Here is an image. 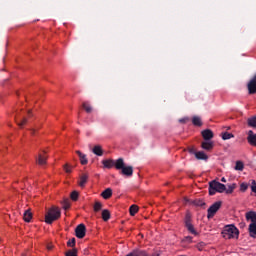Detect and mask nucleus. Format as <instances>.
Wrapping results in <instances>:
<instances>
[{
  "label": "nucleus",
  "mask_w": 256,
  "mask_h": 256,
  "mask_svg": "<svg viewBox=\"0 0 256 256\" xmlns=\"http://www.w3.org/2000/svg\"><path fill=\"white\" fill-rule=\"evenodd\" d=\"M115 169L120 171L124 177H133V166H126L123 158H118L115 163Z\"/></svg>",
  "instance_id": "f257e3e1"
},
{
  "label": "nucleus",
  "mask_w": 256,
  "mask_h": 256,
  "mask_svg": "<svg viewBox=\"0 0 256 256\" xmlns=\"http://www.w3.org/2000/svg\"><path fill=\"white\" fill-rule=\"evenodd\" d=\"M222 236L224 239H237L239 237V229L235 225H226L222 230Z\"/></svg>",
  "instance_id": "f03ea898"
},
{
  "label": "nucleus",
  "mask_w": 256,
  "mask_h": 256,
  "mask_svg": "<svg viewBox=\"0 0 256 256\" xmlns=\"http://www.w3.org/2000/svg\"><path fill=\"white\" fill-rule=\"evenodd\" d=\"M61 217V210L55 206L51 207L45 215V223L51 225L53 221H57Z\"/></svg>",
  "instance_id": "7ed1b4c3"
},
{
  "label": "nucleus",
  "mask_w": 256,
  "mask_h": 256,
  "mask_svg": "<svg viewBox=\"0 0 256 256\" xmlns=\"http://www.w3.org/2000/svg\"><path fill=\"white\" fill-rule=\"evenodd\" d=\"M225 191H227L225 184L217 182V180L209 182V195L213 196L215 193H225Z\"/></svg>",
  "instance_id": "20e7f679"
},
{
  "label": "nucleus",
  "mask_w": 256,
  "mask_h": 256,
  "mask_svg": "<svg viewBox=\"0 0 256 256\" xmlns=\"http://www.w3.org/2000/svg\"><path fill=\"white\" fill-rule=\"evenodd\" d=\"M221 205H222L221 201H217L213 205H211L207 211V213H208L207 218L213 219V217H215V214L217 213V211H219V209H221Z\"/></svg>",
  "instance_id": "39448f33"
},
{
  "label": "nucleus",
  "mask_w": 256,
  "mask_h": 256,
  "mask_svg": "<svg viewBox=\"0 0 256 256\" xmlns=\"http://www.w3.org/2000/svg\"><path fill=\"white\" fill-rule=\"evenodd\" d=\"M87 233V228L85 224H79L75 229V235L78 239H83Z\"/></svg>",
  "instance_id": "423d86ee"
},
{
  "label": "nucleus",
  "mask_w": 256,
  "mask_h": 256,
  "mask_svg": "<svg viewBox=\"0 0 256 256\" xmlns=\"http://www.w3.org/2000/svg\"><path fill=\"white\" fill-rule=\"evenodd\" d=\"M126 256H159L158 253L148 254L145 250L136 249L128 253Z\"/></svg>",
  "instance_id": "0eeeda50"
},
{
  "label": "nucleus",
  "mask_w": 256,
  "mask_h": 256,
  "mask_svg": "<svg viewBox=\"0 0 256 256\" xmlns=\"http://www.w3.org/2000/svg\"><path fill=\"white\" fill-rule=\"evenodd\" d=\"M247 141L251 147H256V134L252 130L248 131Z\"/></svg>",
  "instance_id": "6e6552de"
},
{
  "label": "nucleus",
  "mask_w": 256,
  "mask_h": 256,
  "mask_svg": "<svg viewBox=\"0 0 256 256\" xmlns=\"http://www.w3.org/2000/svg\"><path fill=\"white\" fill-rule=\"evenodd\" d=\"M202 137H203L204 141H211V139H213V137H214L213 131H211L210 129H206V130L202 131Z\"/></svg>",
  "instance_id": "1a4fd4ad"
},
{
  "label": "nucleus",
  "mask_w": 256,
  "mask_h": 256,
  "mask_svg": "<svg viewBox=\"0 0 256 256\" xmlns=\"http://www.w3.org/2000/svg\"><path fill=\"white\" fill-rule=\"evenodd\" d=\"M201 147L204 149V151H212L214 144L213 142H208V140L201 143Z\"/></svg>",
  "instance_id": "9d476101"
},
{
  "label": "nucleus",
  "mask_w": 256,
  "mask_h": 256,
  "mask_svg": "<svg viewBox=\"0 0 256 256\" xmlns=\"http://www.w3.org/2000/svg\"><path fill=\"white\" fill-rule=\"evenodd\" d=\"M195 157L198 159V161H207V159H209V156H207V154H205L203 151L196 152Z\"/></svg>",
  "instance_id": "9b49d317"
},
{
  "label": "nucleus",
  "mask_w": 256,
  "mask_h": 256,
  "mask_svg": "<svg viewBox=\"0 0 256 256\" xmlns=\"http://www.w3.org/2000/svg\"><path fill=\"white\" fill-rule=\"evenodd\" d=\"M76 153L78 154L81 165H87V163H89V160H87V155L83 154L79 150H77Z\"/></svg>",
  "instance_id": "f8f14e48"
},
{
  "label": "nucleus",
  "mask_w": 256,
  "mask_h": 256,
  "mask_svg": "<svg viewBox=\"0 0 256 256\" xmlns=\"http://www.w3.org/2000/svg\"><path fill=\"white\" fill-rule=\"evenodd\" d=\"M101 197H103V199H111V197H113V190L111 188L105 189L101 193Z\"/></svg>",
  "instance_id": "ddd939ff"
},
{
  "label": "nucleus",
  "mask_w": 256,
  "mask_h": 256,
  "mask_svg": "<svg viewBox=\"0 0 256 256\" xmlns=\"http://www.w3.org/2000/svg\"><path fill=\"white\" fill-rule=\"evenodd\" d=\"M247 221H251V224H256V212L250 211L246 213Z\"/></svg>",
  "instance_id": "4468645a"
},
{
  "label": "nucleus",
  "mask_w": 256,
  "mask_h": 256,
  "mask_svg": "<svg viewBox=\"0 0 256 256\" xmlns=\"http://www.w3.org/2000/svg\"><path fill=\"white\" fill-rule=\"evenodd\" d=\"M36 161H37L38 165H47V155L39 154Z\"/></svg>",
  "instance_id": "2eb2a0df"
},
{
  "label": "nucleus",
  "mask_w": 256,
  "mask_h": 256,
  "mask_svg": "<svg viewBox=\"0 0 256 256\" xmlns=\"http://www.w3.org/2000/svg\"><path fill=\"white\" fill-rule=\"evenodd\" d=\"M117 163V161H114V160H103L102 161V165H104V167L106 169H111V167H115V164Z\"/></svg>",
  "instance_id": "dca6fc26"
},
{
  "label": "nucleus",
  "mask_w": 256,
  "mask_h": 256,
  "mask_svg": "<svg viewBox=\"0 0 256 256\" xmlns=\"http://www.w3.org/2000/svg\"><path fill=\"white\" fill-rule=\"evenodd\" d=\"M23 219L26 223H31V219H33V213H31V210H26L24 212Z\"/></svg>",
  "instance_id": "f3484780"
},
{
  "label": "nucleus",
  "mask_w": 256,
  "mask_h": 256,
  "mask_svg": "<svg viewBox=\"0 0 256 256\" xmlns=\"http://www.w3.org/2000/svg\"><path fill=\"white\" fill-rule=\"evenodd\" d=\"M92 153H94V155H97L98 157H102V155H103V148H101V146H99V145H96L92 149Z\"/></svg>",
  "instance_id": "a211bd4d"
},
{
  "label": "nucleus",
  "mask_w": 256,
  "mask_h": 256,
  "mask_svg": "<svg viewBox=\"0 0 256 256\" xmlns=\"http://www.w3.org/2000/svg\"><path fill=\"white\" fill-rule=\"evenodd\" d=\"M89 180V175L87 174H82L80 176V182H79V186L80 187H85V185L87 184V181Z\"/></svg>",
  "instance_id": "6ab92c4d"
},
{
  "label": "nucleus",
  "mask_w": 256,
  "mask_h": 256,
  "mask_svg": "<svg viewBox=\"0 0 256 256\" xmlns=\"http://www.w3.org/2000/svg\"><path fill=\"white\" fill-rule=\"evenodd\" d=\"M185 227H186L187 231H189V233H191V235H195V236L198 235L197 230H195V226H193V223L186 224Z\"/></svg>",
  "instance_id": "aec40b11"
},
{
  "label": "nucleus",
  "mask_w": 256,
  "mask_h": 256,
  "mask_svg": "<svg viewBox=\"0 0 256 256\" xmlns=\"http://www.w3.org/2000/svg\"><path fill=\"white\" fill-rule=\"evenodd\" d=\"M102 219L103 221H109L111 219V212L107 209L102 210Z\"/></svg>",
  "instance_id": "412c9836"
},
{
  "label": "nucleus",
  "mask_w": 256,
  "mask_h": 256,
  "mask_svg": "<svg viewBox=\"0 0 256 256\" xmlns=\"http://www.w3.org/2000/svg\"><path fill=\"white\" fill-rule=\"evenodd\" d=\"M103 209V203L96 201L93 206L94 213H99Z\"/></svg>",
  "instance_id": "4be33fe9"
},
{
  "label": "nucleus",
  "mask_w": 256,
  "mask_h": 256,
  "mask_svg": "<svg viewBox=\"0 0 256 256\" xmlns=\"http://www.w3.org/2000/svg\"><path fill=\"white\" fill-rule=\"evenodd\" d=\"M192 123L193 125H195L196 127H201V125H203V122L201 121V118L198 116H194L192 118Z\"/></svg>",
  "instance_id": "5701e85b"
},
{
  "label": "nucleus",
  "mask_w": 256,
  "mask_h": 256,
  "mask_svg": "<svg viewBox=\"0 0 256 256\" xmlns=\"http://www.w3.org/2000/svg\"><path fill=\"white\" fill-rule=\"evenodd\" d=\"M130 211V215L132 217H135V215H137V212L139 211V207L137 205H131L129 208Z\"/></svg>",
  "instance_id": "b1692460"
},
{
  "label": "nucleus",
  "mask_w": 256,
  "mask_h": 256,
  "mask_svg": "<svg viewBox=\"0 0 256 256\" xmlns=\"http://www.w3.org/2000/svg\"><path fill=\"white\" fill-rule=\"evenodd\" d=\"M237 188V184L233 183L228 185V188H226L225 192L227 193V195H231V193H233V191H235V189Z\"/></svg>",
  "instance_id": "393cba45"
},
{
  "label": "nucleus",
  "mask_w": 256,
  "mask_h": 256,
  "mask_svg": "<svg viewBox=\"0 0 256 256\" xmlns=\"http://www.w3.org/2000/svg\"><path fill=\"white\" fill-rule=\"evenodd\" d=\"M249 233L250 237H256V224H250L249 225Z\"/></svg>",
  "instance_id": "a878e982"
},
{
  "label": "nucleus",
  "mask_w": 256,
  "mask_h": 256,
  "mask_svg": "<svg viewBox=\"0 0 256 256\" xmlns=\"http://www.w3.org/2000/svg\"><path fill=\"white\" fill-rule=\"evenodd\" d=\"M245 169V165L241 161H237L235 165V170L236 171H243Z\"/></svg>",
  "instance_id": "bb28decb"
},
{
  "label": "nucleus",
  "mask_w": 256,
  "mask_h": 256,
  "mask_svg": "<svg viewBox=\"0 0 256 256\" xmlns=\"http://www.w3.org/2000/svg\"><path fill=\"white\" fill-rule=\"evenodd\" d=\"M191 221H192L191 212H187L184 219L185 225L191 224Z\"/></svg>",
  "instance_id": "cd10ccee"
},
{
  "label": "nucleus",
  "mask_w": 256,
  "mask_h": 256,
  "mask_svg": "<svg viewBox=\"0 0 256 256\" xmlns=\"http://www.w3.org/2000/svg\"><path fill=\"white\" fill-rule=\"evenodd\" d=\"M82 107H83V109H85L86 113H91L93 111V108L87 102H84L82 104Z\"/></svg>",
  "instance_id": "c85d7f7f"
},
{
  "label": "nucleus",
  "mask_w": 256,
  "mask_h": 256,
  "mask_svg": "<svg viewBox=\"0 0 256 256\" xmlns=\"http://www.w3.org/2000/svg\"><path fill=\"white\" fill-rule=\"evenodd\" d=\"M233 137H235V135H233L232 133H229V132H225L222 134V139L224 141H227L228 139H233Z\"/></svg>",
  "instance_id": "c756f323"
},
{
  "label": "nucleus",
  "mask_w": 256,
  "mask_h": 256,
  "mask_svg": "<svg viewBox=\"0 0 256 256\" xmlns=\"http://www.w3.org/2000/svg\"><path fill=\"white\" fill-rule=\"evenodd\" d=\"M248 125L256 129V116L248 119Z\"/></svg>",
  "instance_id": "7c9ffc66"
},
{
  "label": "nucleus",
  "mask_w": 256,
  "mask_h": 256,
  "mask_svg": "<svg viewBox=\"0 0 256 256\" xmlns=\"http://www.w3.org/2000/svg\"><path fill=\"white\" fill-rule=\"evenodd\" d=\"M192 203L196 207H205V202L203 200H201V199L194 200Z\"/></svg>",
  "instance_id": "2f4dec72"
},
{
  "label": "nucleus",
  "mask_w": 256,
  "mask_h": 256,
  "mask_svg": "<svg viewBox=\"0 0 256 256\" xmlns=\"http://www.w3.org/2000/svg\"><path fill=\"white\" fill-rule=\"evenodd\" d=\"M247 189H249V184H247L245 182L240 184V191H242V193H245V191H247Z\"/></svg>",
  "instance_id": "473e14b6"
},
{
  "label": "nucleus",
  "mask_w": 256,
  "mask_h": 256,
  "mask_svg": "<svg viewBox=\"0 0 256 256\" xmlns=\"http://www.w3.org/2000/svg\"><path fill=\"white\" fill-rule=\"evenodd\" d=\"M70 197H71L72 201H77V199H79V192L73 191V192L70 194Z\"/></svg>",
  "instance_id": "72a5a7b5"
},
{
  "label": "nucleus",
  "mask_w": 256,
  "mask_h": 256,
  "mask_svg": "<svg viewBox=\"0 0 256 256\" xmlns=\"http://www.w3.org/2000/svg\"><path fill=\"white\" fill-rule=\"evenodd\" d=\"M63 169H64L65 173H71V169H73V166H71L69 164H65L63 166Z\"/></svg>",
  "instance_id": "f704fd0d"
},
{
  "label": "nucleus",
  "mask_w": 256,
  "mask_h": 256,
  "mask_svg": "<svg viewBox=\"0 0 256 256\" xmlns=\"http://www.w3.org/2000/svg\"><path fill=\"white\" fill-rule=\"evenodd\" d=\"M70 207H71V203L69 202V200H65L63 202V209H65V211H67Z\"/></svg>",
  "instance_id": "c9c22d12"
},
{
  "label": "nucleus",
  "mask_w": 256,
  "mask_h": 256,
  "mask_svg": "<svg viewBox=\"0 0 256 256\" xmlns=\"http://www.w3.org/2000/svg\"><path fill=\"white\" fill-rule=\"evenodd\" d=\"M75 243H76L75 238H72V239L68 240L67 246L68 247H75Z\"/></svg>",
  "instance_id": "e433bc0d"
},
{
  "label": "nucleus",
  "mask_w": 256,
  "mask_h": 256,
  "mask_svg": "<svg viewBox=\"0 0 256 256\" xmlns=\"http://www.w3.org/2000/svg\"><path fill=\"white\" fill-rule=\"evenodd\" d=\"M205 247V242H200L196 245V248L198 251H203V248Z\"/></svg>",
  "instance_id": "4c0bfd02"
},
{
  "label": "nucleus",
  "mask_w": 256,
  "mask_h": 256,
  "mask_svg": "<svg viewBox=\"0 0 256 256\" xmlns=\"http://www.w3.org/2000/svg\"><path fill=\"white\" fill-rule=\"evenodd\" d=\"M251 191L252 193H256V180H252Z\"/></svg>",
  "instance_id": "58836bf2"
},
{
  "label": "nucleus",
  "mask_w": 256,
  "mask_h": 256,
  "mask_svg": "<svg viewBox=\"0 0 256 256\" xmlns=\"http://www.w3.org/2000/svg\"><path fill=\"white\" fill-rule=\"evenodd\" d=\"M188 152H189L191 155H195V153H197V150H195V148L192 147V148H188Z\"/></svg>",
  "instance_id": "ea45409f"
},
{
  "label": "nucleus",
  "mask_w": 256,
  "mask_h": 256,
  "mask_svg": "<svg viewBox=\"0 0 256 256\" xmlns=\"http://www.w3.org/2000/svg\"><path fill=\"white\" fill-rule=\"evenodd\" d=\"M27 123V118H24L20 123H18L19 127H23Z\"/></svg>",
  "instance_id": "a19ab883"
},
{
  "label": "nucleus",
  "mask_w": 256,
  "mask_h": 256,
  "mask_svg": "<svg viewBox=\"0 0 256 256\" xmlns=\"http://www.w3.org/2000/svg\"><path fill=\"white\" fill-rule=\"evenodd\" d=\"M185 241H189V243H191V241H193V237H191V236H186V237H185Z\"/></svg>",
  "instance_id": "79ce46f5"
},
{
  "label": "nucleus",
  "mask_w": 256,
  "mask_h": 256,
  "mask_svg": "<svg viewBox=\"0 0 256 256\" xmlns=\"http://www.w3.org/2000/svg\"><path fill=\"white\" fill-rule=\"evenodd\" d=\"M179 121H180V123H187V119H185V118H182Z\"/></svg>",
  "instance_id": "37998d69"
},
{
  "label": "nucleus",
  "mask_w": 256,
  "mask_h": 256,
  "mask_svg": "<svg viewBox=\"0 0 256 256\" xmlns=\"http://www.w3.org/2000/svg\"><path fill=\"white\" fill-rule=\"evenodd\" d=\"M221 182H222V183H227V179H225V177H222V178H221Z\"/></svg>",
  "instance_id": "c03bdc74"
},
{
  "label": "nucleus",
  "mask_w": 256,
  "mask_h": 256,
  "mask_svg": "<svg viewBox=\"0 0 256 256\" xmlns=\"http://www.w3.org/2000/svg\"><path fill=\"white\" fill-rule=\"evenodd\" d=\"M47 249H48V251H51V249H53V245H48Z\"/></svg>",
  "instance_id": "a18cd8bd"
},
{
  "label": "nucleus",
  "mask_w": 256,
  "mask_h": 256,
  "mask_svg": "<svg viewBox=\"0 0 256 256\" xmlns=\"http://www.w3.org/2000/svg\"><path fill=\"white\" fill-rule=\"evenodd\" d=\"M32 135H35V130H31Z\"/></svg>",
  "instance_id": "49530a36"
},
{
  "label": "nucleus",
  "mask_w": 256,
  "mask_h": 256,
  "mask_svg": "<svg viewBox=\"0 0 256 256\" xmlns=\"http://www.w3.org/2000/svg\"><path fill=\"white\" fill-rule=\"evenodd\" d=\"M28 114L31 115V110L28 111Z\"/></svg>",
  "instance_id": "de8ad7c7"
}]
</instances>
